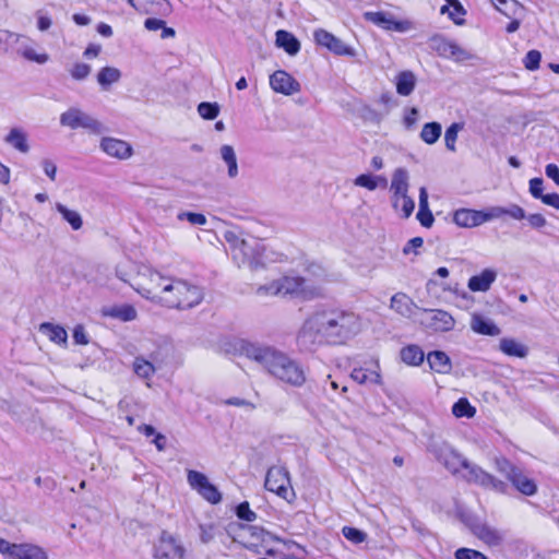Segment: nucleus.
I'll return each instance as SVG.
<instances>
[{
    "label": "nucleus",
    "instance_id": "27",
    "mask_svg": "<svg viewBox=\"0 0 559 559\" xmlns=\"http://www.w3.org/2000/svg\"><path fill=\"white\" fill-rule=\"evenodd\" d=\"M400 356L402 361L409 366H419L425 359L424 350L416 344L404 346L400 352Z\"/></svg>",
    "mask_w": 559,
    "mask_h": 559
},
{
    "label": "nucleus",
    "instance_id": "1",
    "mask_svg": "<svg viewBox=\"0 0 559 559\" xmlns=\"http://www.w3.org/2000/svg\"><path fill=\"white\" fill-rule=\"evenodd\" d=\"M360 331L359 318L352 311L337 308L311 313L299 330L298 344L312 350L322 344L340 345Z\"/></svg>",
    "mask_w": 559,
    "mask_h": 559
},
{
    "label": "nucleus",
    "instance_id": "5",
    "mask_svg": "<svg viewBox=\"0 0 559 559\" xmlns=\"http://www.w3.org/2000/svg\"><path fill=\"white\" fill-rule=\"evenodd\" d=\"M264 247L255 239L241 240L233 250V258L238 266H248L250 270H258L264 266Z\"/></svg>",
    "mask_w": 559,
    "mask_h": 559
},
{
    "label": "nucleus",
    "instance_id": "50",
    "mask_svg": "<svg viewBox=\"0 0 559 559\" xmlns=\"http://www.w3.org/2000/svg\"><path fill=\"white\" fill-rule=\"evenodd\" d=\"M344 537L354 544H360L366 540L367 534L356 527L344 526L342 528Z\"/></svg>",
    "mask_w": 559,
    "mask_h": 559
},
{
    "label": "nucleus",
    "instance_id": "39",
    "mask_svg": "<svg viewBox=\"0 0 559 559\" xmlns=\"http://www.w3.org/2000/svg\"><path fill=\"white\" fill-rule=\"evenodd\" d=\"M56 209L61 214L62 218L67 221L74 230L82 227L83 221L79 212L70 210L61 203H57Z\"/></svg>",
    "mask_w": 559,
    "mask_h": 559
},
{
    "label": "nucleus",
    "instance_id": "64",
    "mask_svg": "<svg viewBox=\"0 0 559 559\" xmlns=\"http://www.w3.org/2000/svg\"><path fill=\"white\" fill-rule=\"evenodd\" d=\"M540 201L548 206L559 210V194L556 192L544 194Z\"/></svg>",
    "mask_w": 559,
    "mask_h": 559
},
{
    "label": "nucleus",
    "instance_id": "47",
    "mask_svg": "<svg viewBox=\"0 0 559 559\" xmlns=\"http://www.w3.org/2000/svg\"><path fill=\"white\" fill-rule=\"evenodd\" d=\"M255 294L258 296H282L278 278L265 285H260L255 289Z\"/></svg>",
    "mask_w": 559,
    "mask_h": 559
},
{
    "label": "nucleus",
    "instance_id": "3",
    "mask_svg": "<svg viewBox=\"0 0 559 559\" xmlns=\"http://www.w3.org/2000/svg\"><path fill=\"white\" fill-rule=\"evenodd\" d=\"M153 287H142L139 293L153 301L168 308L191 309L203 300V289L187 281L169 278L157 272L151 274Z\"/></svg>",
    "mask_w": 559,
    "mask_h": 559
},
{
    "label": "nucleus",
    "instance_id": "58",
    "mask_svg": "<svg viewBox=\"0 0 559 559\" xmlns=\"http://www.w3.org/2000/svg\"><path fill=\"white\" fill-rule=\"evenodd\" d=\"M544 180L542 178H533L530 180V193L534 199L540 200L544 195Z\"/></svg>",
    "mask_w": 559,
    "mask_h": 559
},
{
    "label": "nucleus",
    "instance_id": "63",
    "mask_svg": "<svg viewBox=\"0 0 559 559\" xmlns=\"http://www.w3.org/2000/svg\"><path fill=\"white\" fill-rule=\"evenodd\" d=\"M417 219L421 224V226L429 228L432 226L435 218L430 210L418 211Z\"/></svg>",
    "mask_w": 559,
    "mask_h": 559
},
{
    "label": "nucleus",
    "instance_id": "52",
    "mask_svg": "<svg viewBox=\"0 0 559 559\" xmlns=\"http://www.w3.org/2000/svg\"><path fill=\"white\" fill-rule=\"evenodd\" d=\"M455 559H488L483 552L471 548H459L454 552Z\"/></svg>",
    "mask_w": 559,
    "mask_h": 559
},
{
    "label": "nucleus",
    "instance_id": "26",
    "mask_svg": "<svg viewBox=\"0 0 559 559\" xmlns=\"http://www.w3.org/2000/svg\"><path fill=\"white\" fill-rule=\"evenodd\" d=\"M12 559H48L46 552L32 544H16Z\"/></svg>",
    "mask_w": 559,
    "mask_h": 559
},
{
    "label": "nucleus",
    "instance_id": "42",
    "mask_svg": "<svg viewBox=\"0 0 559 559\" xmlns=\"http://www.w3.org/2000/svg\"><path fill=\"white\" fill-rule=\"evenodd\" d=\"M452 413L457 418H472L476 414V408L471 405L467 399L462 397L453 404Z\"/></svg>",
    "mask_w": 559,
    "mask_h": 559
},
{
    "label": "nucleus",
    "instance_id": "9",
    "mask_svg": "<svg viewBox=\"0 0 559 559\" xmlns=\"http://www.w3.org/2000/svg\"><path fill=\"white\" fill-rule=\"evenodd\" d=\"M313 40L318 46L324 47L330 52L338 57H350L357 56V51L354 47L347 45L341 38L323 28H317L313 31Z\"/></svg>",
    "mask_w": 559,
    "mask_h": 559
},
{
    "label": "nucleus",
    "instance_id": "36",
    "mask_svg": "<svg viewBox=\"0 0 559 559\" xmlns=\"http://www.w3.org/2000/svg\"><path fill=\"white\" fill-rule=\"evenodd\" d=\"M121 79V71L115 67H104L97 73L98 84L106 90Z\"/></svg>",
    "mask_w": 559,
    "mask_h": 559
},
{
    "label": "nucleus",
    "instance_id": "53",
    "mask_svg": "<svg viewBox=\"0 0 559 559\" xmlns=\"http://www.w3.org/2000/svg\"><path fill=\"white\" fill-rule=\"evenodd\" d=\"M179 221H188L191 225H205L206 224V217L201 213H194V212H181L178 214Z\"/></svg>",
    "mask_w": 559,
    "mask_h": 559
},
{
    "label": "nucleus",
    "instance_id": "60",
    "mask_svg": "<svg viewBox=\"0 0 559 559\" xmlns=\"http://www.w3.org/2000/svg\"><path fill=\"white\" fill-rule=\"evenodd\" d=\"M73 340L75 344L79 345H87L88 344V337L85 333V329L82 324L75 325L73 329Z\"/></svg>",
    "mask_w": 559,
    "mask_h": 559
},
{
    "label": "nucleus",
    "instance_id": "32",
    "mask_svg": "<svg viewBox=\"0 0 559 559\" xmlns=\"http://www.w3.org/2000/svg\"><path fill=\"white\" fill-rule=\"evenodd\" d=\"M104 314L110 318L119 319L123 322H129L136 318V310L131 305L114 306L104 310Z\"/></svg>",
    "mask_w": 559,
    "mask_h": 559
},
{
    "label": "nucleus",
    "instance_id": "30",
    "mask_svg": "<svg viewBox=\"0 0 559 559\" xmlns=\"http://www.w3.org/2000/svg\"><path fill=\"white\" fill-rule=\"evenodd\" d=\"M476 536L489 546H498L502 542V535L487 524H480L475 528Z\"/></svg>",
    "mask_w": 559,
    "mask_h": 559
},
{
    "label": "nucleus",
    "instance_id": "51",
    "mask_svg": "<svg viewBox=\"0 0 559 559\" xmlns=\"http://www.w3.org/2000/svg\"><path fill=\"white\" fill-rule=\"evenodd\" d=\"M235 512L237 518L242 521L253 522L257 519V513L250 509L249 502L247 501L240 502L236 507Z\"/></svg>",
    "mask_w": 559,
    "mask_h": 559
},
{
    "label": "nucleus",
    "instance_id": "44",
    "mask_svg": "<svg viewBox=\"0 0 559 559\" xmlns=\"http://www.w3.org/2000/svg\"><path fill=\"white\" fill-rule=\"evenodd\" d=\"M80 128L86 129L94 134H102L107 131V128L100 121L85 112H83Z\"/></svg>",
    "mask_w": 559,
    "mask_h": 559
},
{
    "label": "nucleus",
    "instance_id": "16",
    "mask_svg": "<svg viewBox=\"0 0 559 559\" xmlns=\"http://www.w3.org/2000/svg\"><path fill=\"white\" fill-rule=\"evenodd\" d=\"M428 314L425 321H421L428 329L436 332H449L454 329L455 320L445 310L442 309H421Z\"/></svg>",
    "mask_w": 559,
    "mask_h": 559
},
{
    "label": "nucleus",
    "instance_id": "46",
    "mask_svg": "<svg viewBox=\"0 0 559 559\" xmlns=\"http://www.w3.org/2000/svg\"><path fill=\"white\" fill-rule=\"evenodd\" d=\"M198 112L203 119L213 120L219 114V106L217 103L202 102L198 105Z\"/></svg>",
    "mask_w": 559,
    "mask_h": 559
},
{
    "label": "nucleus",
    "instance_id": "14",
    "mask_svg": "<svg viewBox=\"0 0 559 559\" xmlns=\"http://www.w3.org/2000/svg\"><path fill=\"white\" fill-rule=\"evenodd\" d=\"M185 549L169 533L163 531L158 542L154 546L155 559H181Z\"/></svg>",
    "mask_w": 559,
    "mask_h": 559
},
{
    "label": "nucleus",
    "instance_id": "24",
    "mask_svg": "<svg viewBox=\"0 0 559 559\" xmlns=\"http://www.w3.org/2000/svg\"><path fill=\"white\" fill-rule=\"evenodd\" d=\"M471 328L475 333L488 336H497L501 332L492 320L486 319L478 313L473 314Z\"/></svg>",
    "mask_w": 559,
    "mask_h": 559
},
{
    "label": "nucleus",
    "instance_id": "4",
    "mask_svg": "<svg viewBox=\"0 0 559 559\" xmlns=\"http://www.w3.org/2000/svg\"><path fill=\"white\" fill-rule=\"evenodd\" d=\"M496 468L499 473L512 484V486L525 496H533L537 491L535 481L527 477L523 469L514 465L506 457H497L495 460Z\"/></svg>",
    "mask_w": 559,
    "mask_h": 559
},
{
    "label": "nucleus",
    "instance_id": "29",
    "mask_svg": "<svg viewBox=\"0 0 559 559\" xmlns=\"http://www.w3.org/2000/svg\"><path fill=\"white\" fill-rule=\"evenodd\" d=\"M354 185L357 187H362L370 191H373L378 187L386 188L388 180L384 176H376L372 174H361L355 178Z\"/></svg>",
    "mask_w": 559,
    "mask_h": 559
},
{
    "label": "nucleus",
    "instance_id": "62",
    "mask_svg": "<svg viewBox=\"0 0 559 559\" xmlns=\"http://www.w3.org/2000/svg\"><path fill=\"white\" fill-rule=\"evenodd\" d=\"M224 404L237 407H246L250 411L255 408V405L250 401L240 397H230L224 401Z\"/></svg>",
    "mask_w": 559,
    "mask_h": 559
},
{
    "label": "nucleus",
    "instance_id": "35",
    "mask_svg": "<svg viewBox=\"0 0 559 559\" xmlns=\"http://www.w3.org/2000/svg\"><path fill=\"white\" fill-rule=\"evenodd\" d=\"M219 151L222 159L228 167V177L236 178L238 176V164L234 147L231 145L224 144Z\"/></svg>",
    "mask_w": 559,
    "mask_h": 559
},
{
    "label": "nucleus",
    "instance_id": "45",
    "mask_svg": "<svg viewBox=\"0 0 559 559\" xmlns=\"http://www.w3.org/2000/svg\"><path fill=\"white\" fill-rule=\"evenodd\" d=\"M463 129V123L453 122L451 126H449L444 133V143L445 147L454 152L455 151V143L457 140V133Z\"/></svg>",
    "mask_w": 559,
    "mask_h": 559
},
{
    "label": "nucleus",
    "instance_id": "7",
    "mask_svg": "<svg viewBox=\"0 0 559 559\" xmlns=\"http://www.w3.org/2000/svg\"><path fill=\"white\" fill-rule=\"evenodd\" d=\"M281 294L284 296H296L304 299H312L321 295V288L313 283H309L300 276H283L278 278Z\"/></svg>",
    "mask_w": 559,
    "mask_h": 559
},
{
    "label": "nucleus",
    "instance_id": "19",
    "mask_svg": "<svg viewBox=\"0 0 559 559\" xmlns=\"http://www.w3.org/2000/svg\"><path fill=\"white\" fill-rule=\"evenodd\" d=\"M497 271L493 269H485L479 274L469 277L467 287L471 292L485 293L490 289L492 283L497 278Z\"/></svg>",
    "mask_w": 559,
    "mask_h": 559
},
{
    "label": "nucleus",
    "instance_id": "21",
    "mask_svg": "<svg viewBox=\"0 0 559 559\" xmlns=\"http://www.w3.org/2000/svg\"><path fill=\"white\" fill-rule=\"evenodd\" d=\"M453 222L464 228L481 225L480 211L472 209H459L453 213Z\"/></svg>",
    "mask_w": 559,
    "mask_h": 559
},
{
    "label": "nucleus",
    "instance_id": "12",
    "mask_svg": "<svg viewBox=\"0 0 559 559\" xmlns=\"http://www.w3.org/2000/svg\"><path fill=\"white\" fill-rule=\"evenodd\" d=\"M429 47L440 57L453 58L456 61L471 59V53L442 35H433L429 38Z\"/></svg>",
    "mask_w": 559,
    "mask_h": 559
},
{
    "label": "nucleus",
    "instance_id": "48",
    "mask_svg": "<svg viewBox=\"0 0 559 559\" xmlns=\"http://www.w3.org/2000/svg\"><path fill=\"white\" fill-rule=\"evenodd\" d=\"M92 68L87 63L76 62L70 69V75L73 80L83 81L91 74Z\"/></svg>",
    "mask_w": 559,
    "mask_h": 559
},
{
    "label": "nucleus",
    "instance_id": "56",
    "mask_svg": "<svg viewBox=\"0 0 559 559\" xmlns=\"http://www.w3.org/2000/svg\"><path fill=\"white\" fill-rule=\"evenodd\" d=\"M526 219L530 224V226L533 228V229H536V230H542L544 227L547 226V219L545 218L544 215L539 214V213H533V214H528L526 215Z\"/></svg>",
    "mask_w": 559,
    "mask_h": 559
},
{
    "label": "nucleus",
    "instance_id": "13",
    "mask_svg": "<svg viewBox=\"0 0 559 559\" xmlns=\"http://www.w3.org/2000/svg\"><path fill=\"white\" fill-rule=\"evenodd\" d=\"M435 456L451 474L457 475L461 468L467 466V459L447 443L433 450Z\"/></svg>",
    "mask_w": 559,
    "mask_h": 559
},
{
    "label": "nucleus",
    "instance_id": "41",
    "mask_svg": "<svg viewBox=\"0 0 559 559\" xmlns=\"http://www.w3.org/2000/svg\"><path fill=\"white\" fill-rule=\"evenodd\" d=\"M147 2V12L144 14H157L168 16L173 12V5L169 0H151Z\"/></svg>",
    "mask_w": 559,
    "mask_h": 559
},
{
    "label": "nucleus",
    "instance_id": "40",
    "mask_svg": "<svg viewBox=\"0 0 559 559\" xmlns=\"http://www.w3.org/2000/svg\"><path fill=\"white\" fill-rule=\"evenodd\" d=\"M350 377L354 381H356L359 384H365L367 382L380 383L381 381L380 373L376 371L368 372V370L364 368H355L352 371Z\"/></svg>",
    "mask_w": 559,
    "mask_h": 559
},
{
    "label": "nucleus",
    "instance_id": "17",
    "mask_svg": "<svg viewBox=\"0 0 559 559\" xmlns=\"http://www.w3.org/2000/svg\"><path fill=\"white\" fill-rule=\"evenodd\" d=\"M270 85L276 93L293 95L300 92V83L284 70H277L270 75Z\"/></svg>",
    "mask_w": 559,
    "mask_h": 559
},
{
    "label": "nucleus",
    "instance_id": "34",
    "mask_svg": "<svg viewBox=\"0 0 559 559\" xmlns=\"http://www.w3.org/2000/svg\"><path fill=\"white\" fill-rule=\"evenodd\" d=\"M5 142L21 153H27L29 151L27 136L21 129H11L9 134L5 136Z\"/></svg>",
    "mask_w": 559,
    "mask_h": 559
},
{
    "label": "nucleus",
    "instance_id": "8",
    "mask_svg": "<svg viewBox=\"0 0 559 559\" xmlns=\"http://www.w3.org/2000/svg\"><path fill=\"white\" fill-rule=\"evenodd\" d=\"M466 473L463 478L467 483L476 484L485 489H491L500 493H507L509 486L507 483L496 478L480 466L467 461V466L464 467Z\"/></svg>",
    "mask_w": 559,
    "mask_h": 559
},
{
    "label": "nucleus",
    "instance_id": "23",
    "mask_svg": "<svg viewBox=\"0 0 559 559\" xmlns=\"http://www.w3.org/2000/svg\"><path fill=\"white\" fill-rule=\"evenodd\" d=\"M427 362L430 369L438 373H449L452 369L450 357L442 350H432L427 355Z\"/></svg>",
    "mask_w": 559,
    "mask_h": 559
},
{
    "label": "nucleus",
    "instance_id": "25",
    "mask_svg": "<svg viewBox=\"0 0 559 559\" xmlns=\"http://www.w3.org/2000/svg\"><path fill=\"white\" fill-rule=\"evenodd\" d=\"M499 349L509 357L525 358L528 355V347L511 337H502Z\"/></svg>",
    "mask_w": 559,
    "mask_h": 559
},
{
    "label": "nucleus",
    "instance_id": "2",
    "mask_svg": "<svg viewBox=\"0 0 559 559\" xmlns=\"http://www.w3.org/2000/svg\"><path fill=\"white\" fill-rule=\"evenodd\" d=\"M241 354L261 365L269 374L294 388L302 386L306 381V372L297 360L286 353L260 343L242 342Z\"/></svg>",
    "mask_w": 559,
    "mask_h": 559
},
{
    "label": "nucleus",
    "instance_id": "18",
    "mask_svg": "<svg viewBox=\"0 0 559 559\" xmlns=\"http://www.w3.org/2000/svg\"><path fill=\"white\" fill-rule=\"evenodd\" d=\"M99 147L108 156L121 160L130 158L133 154V148L128 142L111 136H104Z\"/></svg>",
    "mask_w": 559,
    "mask_h": 559
},
{
    "label": "nucleus",
    "instance_id": "61",
    "mask_svg": "<svg viewBox=\"0 0 559 559\" xmlns=\"http://www.w3.org/2000/svg\"><path fill=\"white\" fill-rule=\"evenodd\" d=\"M15 546L16 544L10 543L7 539L0 537V554L5 559H12Z\"/></svg>",
    "mask_w": 559,
    "mask_h": 559
},
{
    "label": "nucleus",
    "instance_id": "38",
    "mask_svg": "<svg viewBox=\"0 0 559 559\" xmlns=\"http://www.w3.org/2000/svg\"><path fill=\"white\" fill-rule=\"evenodd\" d=\"M83 111L79 108H70L60 116L61 126L69 127L73 130L80 128Z\"/></svg>",
    "mask_w": 559,
    "mask_h": 559
},
{
    "label": "nucleus",
    "instance_id": "57",
    "mask_svg": "<svg viewBox=\"0 0 559 559\" xmlns=\"http://www.w3.org/2000/svg\"><path fill=\"white\" fill-rule=\"evenodd\" d=\"M402 211V216L404 218H408L414 210H415V201L407 194L401 198L400 207Z\"/></svg>",
    "mask_w": 559,
    "mask_h": 559
},
{
    "label": "nucleus",
    "instance_id": "33",
    "mask_svg": "<svg viewBox=\"0 0 559 559\" xmlns=\"http://www.w3.org/2000/svg\"><path fill=\"white\" fill-rule=\"evenodd\" d=\"M447 4L441 8V13H449V17L456 24H464L463 15L466 14L465 9L459 0H445Z\"/></svg>",
    "mask_w": 559,
    "mask_h": 559
},
{
    "label": "nucleus",
    "instance_id": "54",
    "mask_svg": "<svg viewBox=\"0 0 559 559\" xmlns=\"http://www.w3.org/2000/svg\"><path fill=\"white\" fill-rule=\"evenodd\" d=\"M503 215H506V207L503 206H491L486 211H480L483 224L495 218H500Z\"/></svg>",
    "mask_w": 559,
    "mask_h": 559
},
{
    "label": "nucleus",
    "instance_id": "28",
    "mask_svg": "<svg viewBox=\"0 0 559 559\" xmlns=\"http://www.w3.org/2000/svg\"><path fill=\"white\" fill-rule=\"evenodd\" d=\"M39 331L47 335L48 338L56 344H66L68 334L64 328L50 322H44L39 325Z\"/></svg>",
    "mask_w": 559,
    "mask_h": 559
},
{
    "label": "nucleus",
    "instance_id": "10",
    "mask_svg": "<svg viewBox=\"0 0 559 559\" xmlns=\"http://www.w3.org/2000/svg\"><path fill=\"white\" fill-rule=\"evenodd\" d=\"M187 480L190 487L207 502L217 504L222 501L221 491L203 473L190 469L187 474Z\"/></svg>",
    "mask_w": 559,
    "mask_h": 559
},
{
    "label": "nucleus",
    "instance_id": "22",
    "mask_svg": "<svg viewBox=\"0 0 559 559\" xmlns=\"http://www.w3.org/2000/svg\"><path fill=\"white\" fill-rule=\"evenodd\" d=\"M275 36L276 46L284 49L289 56H296L300 51V41L294 34L278 29Z\"/></svg>",
    "mask_w": 559,
    "mask_h": 559
},
{
    "label": "nucleus",
    "instance_id": "11",
    "mask_svg": "<svg viewBox=\"0 0 559 559\" xmlns=\"http://www.w3.org/2000/svg\"><path fill=\"white\" fill-rule=\"evenodd\" d=\"M366 21L373 23L374 25L385 29L397 33H406L414 28V25L408 20H395L394 15L390 12L377 11V12H365Z\"/></svg>",
    "mask_w": 559,
    "mask_h": 559
},
{
    "label": "nucleus",
    "instance_id": "31",
    "mask_svg": "<svg viewBox=\"0 0 559 559\" xmlns=\"http://www.w3.org/2000/svg\"><path fill=\"white\" fill-rule=\"evenodd\" d=\"M416 85V78L412 71H402L396 76V92L401 96H408Z\"/></svg>",
    "mask_w": 559,
    "mask_h": 559
},
{
    "label": "nucleus",
    "instance_id": "43",
    "mask_svg": "<svg viewBox=\"0 0 559 559\" xmlns=\"http://www.w3.org/2000/svg\"><path fill=\"white\" fill-rule=\"evenodd\" d=\"M133 370L139 377L150 379L155 373L156 369L151 361L143 357H136L133 362Z\"/></svg>",
    "mask_w": 559,
    "mask_h": 559
},
{
    "label": "nucleus",
    "instance_id": "37",
    "mask_svg": "<svg viewBox=\"0 0 559 559\" xmlns=\"http://www.w3.org/2000/svg\"><path fill=\"white\" fill-rule=\"evenodd\" d=\"M442 127L439 122L432 121L427 122L424 124L421 132H420V139L431 145L435 144L439 138L441 136Z\"/></svg>",
    "mask_w": 559,
    "mask_h": 559
},
{
    "label": "nucleus",
    "instance_id": "15",
    "mask_svg": "<svg viewBox=\"0 0 559 559\" xmlns=\"http://www.w3.org/2000/svg\"><path fill=\"white\" fill-rule=\"evenodd\" d=\"M409 174L406 168L399 167L392 174L390 190L392 192L391 203L394 210H399L401 198L408 194Z\"/></svg>",
    "mask_w": 559,
    "mask_h": 559
},
{
    "label": "nucleus",
    "instance_id": "6",
    "mask_svg": "<svg viewBox=\"0 0 559 559\" xmlns=\"http://www.w3.org/2000/svg\"><path fill=\"white\" fill-rule=\"evenodd\" d=\"M264 487L287 502H292L296 498V493L292 488L289 472L284 466H272L267 469Z\"/></svg>",
    "mask_w": 559,
    "mask_h": 559
},
{
    "label": "nucleus",
    "instance_id": "55",
    "mask_svg": "<svg viewBox=\"0 0 559 559\" xmlns=\"http://www.w3.org/2000/svg\"><path fill=\"white\" fill-rule=\"evenodd\" d=\"M22 55L26 60L34 61L38 64H44L49 60L47 53H38L32 48L24 49Z\"/></svg>",
    "mask_w": 559,
    "mask_h": 559
},
{
    "label": "nucleus",
    "instance_id": "59",
    "mask_svg": "<svg viewBox=\"0 0 559 559\" xmlns=\"http://www.w3.org/2000/svg\"><path fill=\"white\" fill-rule=\"evenodd\" d=\"M506 215L516 221H522L526 218V213L524 209L518 204H510L508 207H506Z\"/></svg>",
    "mask_w": 559,
    "mask_h": 559
},
{
    "label": "nucleus",
    "instance_id": "49",
    "mask_svg": "<svg viewBox=\"0 0 559 559\" xmlns=\"http://www.w3.org/2000/svg\"><path fill=\"white\" fill-rule=\"evenodd\" d=\"M540 60H542V53L536 49H532V50L527 51V53L525 55V57L523 59V64H524L525 69H527L530 71H535L539 68Z\"/></svg>",
    "mask_w": 559,
    "mask_h": 559
},
{
    "label": "nucleus",
    "instance_id": "20",
    "mask_svg": "<svg viewBox=\"0 0 559 559\" xmlns=\"http://www.w3.org/2000/svg\"><path fill=\"white\" fill-rule=\"evenodd\" d=\"M391 309L399 314L411 318L419 307L405 293H396L391 298Z\"/></svg>",
    "mask_w": 559,
    "mask_h": 559
}]
</instances>
